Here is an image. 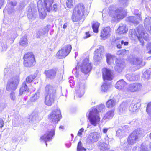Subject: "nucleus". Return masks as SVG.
<instances>
[{
  "label": "nucleus",
  "mask_w": 151,
  "mask_h": 151,
  "mask_svg": "<svg viewBox=\"0 0 151 151\" xmlns=\"http://www.w3.org/2000/svg\"><path fill=\"white\" fill-rule=\"evenodd\" d=\"M61 118V112L59 109H58L53 111L48 115V119L50 121L55 124L52 125H50L48 131L43 136L41 137L40 140L44 142L47 146V142H50L52 139L55 135V124L57 123Z\"/></svg>",
  "instance_id": "1"
},
{
  "label": "nucleus",
  "mask_w": 151,
  "mask_h": 151,
  "mask_svg": "<svg viewBox=\"0 0 151 151\" xmlns=\"http://www.w3.org/2000/svg\"><path fill=\"white\" fill-rule=\"evenodd\" d=\"M105 108L104 105H99L91 108L89 111L87 113L86 116L92 125L96 126L99 123L100 119L99 115V112L102 111Z\"/></svg>",
  "instance_id": "2"
},
{
  "label": "nucleus",
  "mask_w": 151,
  "mask_h": 151,
  "mask_svg": "<svg viewBox=\"0 0 151 151\" xmlns=\"http://www.w3.org/2000/svg\"><path fill=\"white\" fill-rule=\"evenodd\" d=\"M45 104L50 106L53 103L56 98V90L55 88L50 85L46 86L45 88Z\"/></svg>",
  "instance_id": "3"
},
{
  "label": "nucleus",
  "mask_w": 151,
  "mask_h": 151,
  "mask_svg": "<svg viewBox=\"0 0 151 151\" xmlns=\"http://www.w3.org/2000/svg\"><path fill=\"white\" fill-rule=\"evenodd\" d=\"M130 32L132 33L131 36H132L134 35H136L142 45H143V39L146 41L149 40L148 35L144 30L142 26H139L136 29V30L132 29Z\"/></svg>",
  "instance_id": "4"
},
{
  "label": "nucleus",
  "mask_w": 151,
  "mask_h": 151,
  "mask_svg": "<svg viewBox=\"0 0 151 151\" xmlns=\"http://www.w3.org/2000/svg\"><path fill=\"white\" fill-rule=\"evenodd\" d=\"M86 9L83 4L79 3L75 6L72 17L73 22H77L84 15Z\"/></svg>",
  "instance_id": "5"
},
{
  "label": "nucleus",
  "mask_w": 151,
  "mask_h": 151,
  "mask_svg": "<svg viewBox=\"0 0 151 151\" xmlns=\"http://www.w3.org/2000/svg\"><path fill=\"white\" fill-rule=\"evenodd\" d=\"M106 61L109 64L113 62L115 60L116 65L115 66V69L116 71L120 73L124 68L125 66V62L123 60H122L121 57H106Z\"/></svg>",
  "instance_id": "6"
},
{
  "label": "nucleus",
  "mask_w": 151,
  "mask_h": 151,
  "mask_svg": "<svg viewBox=\"0 0 151 151\" xmlns=\"http://www.w3.org/2000/svg\"><path fill=\"white\" fill-rule=\"evenodd\" d=\"M126 14V12L122 8L115 10L113 6H111L109 8V15L117 20L124 18Z\"/></svg>",
  "instance_id": "7"
},
{
  "label": "nucleus",
  "mask_w": 151,
  "mask_h": 151,
  "mask_svg": "<svg viewBox=\"0 0 151 151\" xmlns=\"http://www.w3.org/2000/svg\"><path fill=\"white\" fill-rule=\"evenodd\" d=\"M20 81L19 75L14 76L9 79L7 83L6 89L7 91L15 90L17 88Z\"/></svg>",
  "instance_id": "8"
},
{
  "label": "nucleus",
  "mask_w": 151,
  "mask_h": 151,
  "mask_svg": "<svg viewBox=\"0 0 151 151\" xmlns=\"http://www.w3.org/2000/svg\"><path fill=\"white\" fill-rule=\"evenodd\" d=\"M80 62L77 61L78 65H80L81 71L85 74H87L90 72L92 68V65L87 58L83 60L82 63L80 65Z\"/></svg>",
  "instance_id": "9"
},
{
  "label": "nucleus",
  "mask_w": 151,
  "mask_h": 151,
  "mask_svg": "<svg viewBox=\"0 0 151 151\" xmlns=\"http://www.w3.org/2000/svg\"><path fill=\"white\" fill-rule=\"evenodd\" d=\"M143 131L140 128H137L129 136L127 142L129 145H132L136 142L139 138V135L142 134Z\"/></svg>",
  "instance_id": "10"
},
{
  "label": "nucleus",
  "mask_w": 151,
  "mask_h": 151,
  "mask_svg": "<svg viewBox=\"0 0 151 151\" xmlns=\"http://www.w3.org/2000/svg\"><path fill=\"white\" fill-rule=\"evenodd\" d=\"M128 60L131 64L136 65L138 69L145 65V62L142 57H128Z\"/></svg>",
  "instance_id": "11"
},
{
  "label": "nucleus",
  "mask_w": 151,
  "mask_h": 151,
  "mask_svg": "<svg viewBox=\"0 0 151 151\" xmlns=\"http://www.w3.org/2000/svg\"><path fill=\"white\" fill-rule=\"evenodd\" d=\"M17 4V2L15 1H11L7 3V4L3 10L4 13H7L9 14H14L15 12L14 7Z\"/></svg>",
  "instance_id": "12"
},
{
  "label": "nucleus",
  "mask_w": 151,
  "mask_h": 151,
  "mask_svg": "<svg viewBox=\"0 0 151 151\" xmlns=\"http://www.w3.org/2000/svg\"><path fill=\"white\" fill-rule=\"evenodd\" d=\"M85 85L84 82H78L76 87V96L79 97H81L84 94Z\"/></svg>",
  "instance_id": "13"
},
{
  "label": "nucleus",
  "mask_w": 151,
  "mask_h": 151,
  "mask_svg": "<svg viewBox=\"0 0 151 151\" xmlns=\"http://www.w3.org/2000/svg\"><path fill=\"white\" fill-rule=\"evenodd\" d=\"M72 47L70 45H66L59 50L56 54L58 56L66 57L70 52Z\"/></svg>",
  "instance_id": "14"
},
{
  "label": "nucleus",
  "mask_w": 151,
  "mask_h": 151,
  "mask_svg": "<svg viewBox=\"0 0 151 151\" xmlns=\"http://www.w3.org/2000/svg\"><path fill=\"white\" fill-rule=\"evenodd\" d=\"M100 133L95 132L90 133L87 139V142L89 143H94L97 142L101 137Z\"/></svg>",
  "instance_id": "15"
},
{
  "label": "nucleus",
  "mask_w": 151,
  "mask_h": 151,
  "mask_svg": "<svg viewBox=\"0 0 151 151\" xmlns=\"http://www.w3.org/2000/svg\"><path fill=\"white\" fill-rule=\"evenodd\" d=\"M115 88L119 90H122V91L127 92L128 86L126 83L122 79L118 81L115 85Z\"/></svg>",
  "instance_id": "16"
},
{
  "label": "nucleus",
  "mask_w": 151,
  "mask_h": 151,
  "mask_svg": "<svg viewBox=\"0 0 151 151\" xmlns=\"http://www.w3.org/2000/svg\"><path fill=\"white\" fill-rule=\"evenodd\" d=\"M103 77L104 80H111L113 78V74L111 70L107 68L102 69Z\"/></svg>",
  "instance_id": "17"
},
{
  "label": "nucleus",
  "mask_w": 151,
  "mask_h": 151,
  "mask_svg": "<svg viewBox=\"0 0 151 151\" xmlns=\"http://www.w3.org/2000/svg\"><path fill=\"white\" fill-rule=\"evenodd\" d=\"M24 65L26 67H31L35 64V57H23Z\"/></svg>",
  "instance_id": "18"
},
{
  "label": "nucleus",
  "mask_w": 151,
  "mask_h": 151,
  "mask_svg": "<svg viewBox=\"0 0 151 151\" xmlns=\"http://www.w3.org/2000/svg\"><path fill=\"white\" fill-rule=\"evenodd\" d=\"M142 85L139 83H134L129 85L128 86L127 92H134L140 90Z\"/></svg>",
  "instance_id": "19"
},
{
  "label": "nucleus",
  "mask_w": 151,
  "mask_h": 151,
  "mask_svg": "<svg viewBox=\"0 0 151 151\" xmlns=\"http://www.w3.org/2000/svg\"><path fill=\"white\" fill-rule=\"evenodd\" d=\"M111 29L109 27L104 28L101 32L100 35L101 37L103 40H104L109 37L110 35Z\"/></svg>",
  "instance_id": "20"
},
{
  "label": "nucleus",
  "mask_w": 151,
  "mask_h": 151,
  "mask_svg": "<svg viewBox=\"0 0 151 151\" xmlns=\"http://www.w3.org/2000/svg\"><path fill=\"white\" fill-rule=\"evenodd\" d=\"M129 127L127 126H124L119 129L116 131V136L119 138H121L124 135L125 132L129 130Z\"/></svg>",
  "instance_id": "21"
},
{
  "label": "nucleus",
  "mask_w": 151,
  "mask_h": 151,
  "mask_svg": "<svg viewBox=\"0 0 151 151\" xmlns=\"http://www.w3.org/2000/svg\"><path fill=\"white\" fill-rule=\"evenodd\" d=\"M29 91V88L27 86L25 81L24 82L20 88L19 91V95L21 96L25 94Z\"/></svg>",
  "instance_id": "22"
},
{
  "label": "nucleus",
  "mask_w": 151,
  "mask_h": 151,
  "mask_svg": "<svg viewBox=\"0 0 151 151\" xmlns=\"http://www.w3.org/2000/svg\"><path fill=\"white\" fill-rule=\"evenodd\" d=\"M144 24L146 29L151 34V17H146L144 20Z\"/></svg>",
  "instance_id": "23"
},
{
  "label": "nucleus",
  "mask_w": 151,
  "mask_h": 151,
  "mask_svg": "<svg viewBox=\"0 0 151 151\" xmlns=\"http://www.w3.org/2000/svg\"><path fill=\"white\" fill-rule=\"evenodd\" d=\"M142 78L143 80L147 81L151 78V70L147 69L142 73Z\"/></svg>",
  "instance_id": "24"
},
{
  "label": "nucleus",
  "mask_w": 151,
  "mask_h": 151,
  "mask_svg": "<svg viewBox=\"0 0 151 151\" xmlns=\"http://www.w3.org/2000/svg\"><path fill=\"white\" fill-rule=\"evenodd\" d=\"M44 73L47 77L51 79L54 78L56 74V71L54 69L45 70Z\"/></svg>",
  "instance_id": "25"
},
{
  "label": "nucleus",
  "mask_w": 151,
  "mask_h": 151,
  "mask_svg": "<svg viewBox=\"0 0 151 151\" xmlns=\"http://www.w3.org/2000/svg\"><path fill=\"white\" fill-rule=\"evenodd\" d=\"M127 105L125 102H123L120 105L119 108V114L121 115L124 113L127 110Z\"/></svg>",
  "instance_id": "26"
},
{
  "label": "nucleus",
  "mask_w": 151,
  "mask_h": 151,
  "mask_svg": "<svg viewBox=\"0 0 151 151\" xmlns=\"http://www.w3.org/2000/svg\"><path fill=\"white\" fill-rule=\"evenodd\" d=\"M128 29L124 24H121L117 30V32L119 34H123L126 33Z\"/></svg>",
  "instance_id": "27"
},
{
  "label": "nucleus",
  "mask_w": 151,
  "mask_h": 151,
  "mask_svg": "<svg viewBox=\"0 0 151 151\" xmlns=\"http://www.w3.org/2000/svg\"><path fill=\"white\" fill-rule=\"evenodd\" d=\"M126 77L128 80L131 81L137 80L139 78V75L132 73L127 74Z\"/></svg>",
  "instance_id": "28"
},
{
  "label": "nucleus",
  "mask_w": 151,
  "mask_h": 151,
  "mask_svg": "<svg viewBox=\"0 0 151 151\" xmlns=\"http://www.w3.org/2000/svg\"><path fill=\"white\" fill-rule=\"evenodd\" d=\"M104 50V47L101 45H99L98 48L96 49L94 52V57H101L103 55L102 53Z\"/></svg>",
  "instance_id": "29"
},
{
  "label": "nucleus",
  "mask_w": 151,
  "mask_h": 151,
  "mask_svg": "<svg viewBox=\"0 0 151 151\" xmlns=\"http://www.w3.org/2000/svg\"><path fill=\"white\" fill-rule=\"evenodd\" d=\"M53 0H44V6L45 9V12L46 10L48 12H50V8L52 6L53 3Z\"/></svg>",
  "instance_id": "30"
},
{
  "label": "nucleus",
  "mask_w": 151,
  "mask_h": 151,
  "mask_svg": "<svg viewBox=\"0 0 151 151\" xmlns=\"http://www.w3.org/2000/svg\"><path fill=\"white\" fill-rule=\"evenodd\" d=\"M38 113L37 111H34L29 115V121L31 122H33L37 119Z\"/></svg>",
  "instance_id": "31"
},
{
  "label": "nucleus",
  "mask_w": 151,
  "mask_h": 151,
  "mask_svg": "<svg viewBox=\"0 0 151 151\" xmlns=\"http://www.w3.org/2000/svg\"><path fill=\"white\" fill-rule=\"evenodd\" d=\"M27 16L29 19H34L36 17V12H33L30 7H29L28 9Z\"/></svg>",
  "instance_id": "32"
},
{
  "label": "nucleus",
  "mask_w": 151,
  "mask_h": 151,
  "mask_svg": "<svg viewBox=\"0 0 151 151\" xmlns=\"http://www.w3.org/2000/svg\"><path fill=\"white\" fill-rule=\"evenodd\" d=\"M140 106V104L139 103H137L135 104L132 103L130 104L129 107V111L131 112H135L139 108Z\"/></svg>",
  "instance_id": "33"
},
{
  "label": "nucleus",
  "mask_w": 151,
  "mask_h": 151,
  "mask_svg": "<svg viewBox=\"0 0 151 151\" xmlns=\"http://www.w3.org/2000/svg\"><path fill=\"white\" fill-rule=\"evenodd\" d=\"M37 5L38 8L39 12L42 15L45 16L46 14L45 12V9L42 7V1L41 0H39L37 2Z\"/></svg>",
  "instance_id": "34"
},
{
  "label": "nucleus",
  "mask_w": 151,
  "mask_h": 151,
  "mask_svg": "<svg viewBox=\"0 0 151 151\" xmlns=\"http://www.w3.org/2000/svg\"><path fill=\"white\" fill-rule=\"evenodd\" d=\"M105 143L106 144V146L104 147L105 150H106L109 149V143H111L113 141V139L112 138H109L107 135L104 138Z\"/></svg>",
  "instance_id": "35"
},
{
  "label": "nucleus",
  "mask_w": 151,
  "mask_h": 151,
  "mask_svg": "<svg viewBox=\"0 0 151 151\" xmlns=\"http://www.w3.org/2000/svg\"><path fill=\"white\" fill-rule=\"evenodd\" d=\"M114 115V110H111L108 111L106 114L103 119H112Z\"/></svg>",
  "instance_id": "36"
},
{
  "label": "nucleus",
  "mask_w": 151,
  "mask_h": 151,
  "mask_svg": "<svg viewBox=\"0 0 151 151\" xmlns=\"http://www.w3.org/2000/svg\"><path fill=\"white\" fill-rule=\"evenodd\" d=\"M116 103V101L114 99L109 100L106 102V107L109 108L113 107L115 105Z\"/></svg>",
  "instance_id": "37"
},
{
  "label": "nucleus",
  "mask_w": 151,
  "mask_h": 151,
  "mask_svg": "<svg viewBox=\"0 0 151 151\" xmlns=\"http://www.w3.org/2000/svg\"><path fill=\"white\" fill-rule=\"evenodd\" d=\"M139 19L138 17L137 19L134 17L130 16L127 18V20L133 23L134 24L137 25L139 23L138 20H139V19Z\"/></svg>",
  "instance_id": "38"
},
{
  "label": "nucleus",
  "mask_w": 151,
  "mask_h": 151,
  "mask_svg": "<svg viewBox=\"0 0 151 151\" xmlns=\"http://www.w3.org/2000/svg\"><path fill=\"white\" fill-rule=\"evenodd\" d=\"M19 43L22 46H24L28 44L27 36H24L21 38Z\"/></svg>",
  "instance_id": "39"
},
{
  "label": "nucleus",
  "mask_w": 151,
  "mask_h": 151,
  "mask_svg": "<svg viewBox=\"0 0 151 151\" xmlns=\"http://www.w3.org/2000/svg\"><path fill=\"white\" fill-rule=\"evenodd\" d=\"M100 25V24L97 22H94L92 24V28L94 32L98 33V28Z\"/></svg>",
  "instance_id": "40"
},
{
  "label": "nucleus",
  "mask_w": 151,
  "mask_h": 151,
  "mask_svg": "<svg viewBox=\"0 0 151 151\" xmlns=\"http://www.w3.org/2000/svg\"><path fill=\"white\" fill-rule=\"evenodd\" d=\"M77 151H86V149L83 147L81 141H80L78 144Z\"/></svg>",
  "instance_id": "41"
},
{
  "label": "nucleus",
  "mask_w": 151,
  "mask_h": 151,
  "mask_svg": "<svg viewBox=\"0 0 151 151\" xmlns=\"http://www.w3.org/2000/svg\"><path fill=\"white\" fill-rule=\"evenodd\" d=\"M35 77L36 76L35 75H30L27 77L26 79V81L25 82L27 83H30L33 81Z\"/></svg>",
  "instance_id": "42"
},
{
  "label": "nucleus",
  "mask_w": 151,
  "mask_h": 151,
  "mask_svg": "<svg viewBox=\"0 0 151 151\" xmlns=\"http://www.w3.org/2000/svg\"><path fill=\"white\" fill-rule=\"evenodd\" d=\"M40 96V93L39 92H37L30 98V100L32 101H35L37 100L39 98Z\"/></svg>",
  "instance_id": "43"
},
{
  "label": "nucleus",
  "mask_w": 151,
  "mask_h": 151,
  "mask_svg": "<svg viewBox=\"0 0 151 151\" xmlns=\"http://www.w3.org/2000/svg\"><path fill=\"white\" fill-rule=\"evenodd\" d=\"M4 91L0 88V102L4 101Z\"/></svg>",
  "instance_id": "44"
},
{
  "label": "nucleus",
  "mask_w": 151,
  "mask_h": 151,
  "mask_svg": "<svg viewBox=\"0 0 151 151\" xmlns=\"http://www.w3.org/2000/svg\"><path fill=\"white\" fill-rule=\"evenodd\" d=\"M108 88V84L107 83H104L101 86V90L104 92L107 91Z\"/></svg>",
  "instance_id": "45"
},
{
  "label": "nucleus",
  "mask_w": 151,
  "mask_h": 151,
  "mask_svg": "<svg viewBox=\"0 0 151 151\" xmlns=\"http://www.w3.org/2000/svg\"><path fill=\"white\" fill-rule=\"evenodd\" d=\"M69 82L70 84V86L71 88H73L74 86L75 82L73 80V76H70L69 78Z\"/></svg>",
  "instance_id": "46"
},
{
  "label": "nucleus",
  "mask_w": 151,
  "mask_h": 151,
  "mask_svg": "<svg viewBox=\"0 0 151 151\" xmlns=\"http://www.w3.org/2000/svg\"><path fill=\"white\" fill-rule=\"evenodd\" d=\"M66 5L69 8H71L73 6L72 0H67L66 2Z\"/></svg>",
  "instance_id": "47"
},
{
  "label": "nucleus",
  "mask_w": 151,
  "mask_h": 151,
  "mask_svg": "<svg viewBox=\"0 0 151 151\" xmlns=\"http://www.w3.org/2000/svg\"><path fill=\"white\" fill-rule=\"evenodd\" d=\"M50 11H52L54 12H56L58 10V8L56 4H54L53 6H51L50 8Z\"/></svg>",
  "instance_id": "48"
},
{
  "label": "nucleus",
  "mask_w": 151,
  "mask_h": 151,
  "mask_svg": "<svg viewBox=\"0 0 151 151\" xmlns=\"http://www.w3.org/2000/svg\"><path fill=\"white\" fill-rule=\"evenodd\" d=\"M10 98L12 101H15L16 99L15 93L13 91H12L10 94Z\"/></svg>",
  "instance_id": "49"
},
{
  "label": "nucleus",
  "mask_w": 151,
  "mask_h": 151,
  "mask_svg": "<svg viewBox=\"0 0 151 151\" xmlns=\"http://www.w3.org/2000/svg\"><path fill=\"white\" fill-rule=\"evenodd\" d=\"M147 148L146 147L144 144H142L139 148V151H147Z\"/></svg>",
  "instance_id": "50"
},
{
  "label": "nucleus",
  "mask_w": 151,
  "mask_h": 151,
  "mask_svg": "<svg viewBox=\"0 0 151 151\" xmlns=\"http://www.w3.org/2000/svg\"><path fill=\"white\" fill-rule=\"evenodd\" d=\"M44 35H45V33H44L42 30H40L37 32L36 37L37 38H40V36H42Z\"/></svg>",
  "instance_id": "51"
},
{
  "label": "nucleus",
  "mask_w": 151,
  "mask_h": 151,
  "mask_svg": "<svg viewBox=\"0 0 151 151\" xmlns=\"http://www.w3.org/2000/svg\"><path fill=\"white\" fill-rule=\"evenodd\" d=\"M147 50H148V53L151 54V43H148L146 46Z\"/></svg>",
  "instance_id": "52"
},
{
  "label": "nucleus",
  "mask_w": 151,
  "mask_h": 151,
  "mask_svg": "<svg viewBox=\"0 0 151 151\" xmlns=\"http://www.w3.org/2000/svg\"><path fill=\"white\" fill-rule=\"evenodd\" d=\"M25 6V3L24 1H21L20 2L19 5V9H20L23 8Z\"/></svg>",
  "instance_id": "53"
},
{
  "label": "nucleus",
  "mask_w": 151,
  "mask_h": 151,
  "mask_svg": "<svg viewBox=\"0 0 151 151\" xmlns=\"http://www.w3.org/2000/svg\"><path fill=\"white\" fill-rule=\"evenodd\" d=\"M84 131V129L83 128H81L79 130L77 133V135L79 137H81Z\"/></svg>",
  "instance_id": "54"
},
{
  "label": "nucleus",
  "mask_w": 151,
  "mask_h": 151,
  "mask_svg": "<svg viewBox=\"0 0 151 151\" xmlns=\"http://www.w3.org/2000/svg\"><path fill=\"white\" fill-rule=\"evenodd\" d=\"M129 0H119L120 3L123 4L124 6L127 5L128 1Z\"/></svg>",
  "instance_id": "55"
},
{
  "label": "nucleus",
  "mask_w": 151,
  "mask_h": 151,
  "mask_svg": "<svg viewBox=\"0 0 151 151\" xmlns=\"http://www.w3.org/2000/svg\"><path fill=\"white\" fill-rule=\"evenodd\" d=\"M50 27V25H47L43 29H42L44 33H45V34L48 32Z\"/></svg>",
  "instance_id": "56"
},
{
  "label": "nucleus",
  "mask_w": 151,
  "mask_h": 151,
  "mask_svg": "<svg viewBox=\"0 0 151 151\" xmlns=\"http://www.w3.org/2000/svg\"><path fill=\"white\" fill-rule=\"evenodd\" d=\"M77 66H77L75 68H74L72 70L73 73L74 74L76 77H78L79 76L77 72Z\"/></svg>",
  "instance_id": "57"
},
{
  "label": "nucleus",
  "mask_w": 151,
  "mask_h": 151,
  "mask_svg": "<svg viewBox=\"0 0 151 151\" xmlns=\"http://www.w3.org/2000/svg\"><path fill=\"white\" fill-rule=\"evenodd\" d=\"M34 55L31 52H28L26 53L23 57H34Z\"/></svg>",
  "instance_id": "58"
},
{
  "label": "nucleus",
  "mask_w": 151,
  "mask_h": 151,
  "mask_svg": "<svg viewBox=\"0 0 151 151\" xmlns=\"http://www.w3.org/2000/svg\"><path fill=\"white\" fill-rule=\"evenodd\" d=\"M138 11V10L137 9H135L134 11V13L135 14L137 15L138 17H139V19H139L140 20L142 19L141 17V14L139 13H138V14H136V13Z\"/></svg>",
  "instance_id": "59"
},
{
  "label": "nucleus",
  "mask_w": 151,
  "mask_h": 151,
  "mask_svg": "<svg viewBox=\"0 0 151 151\" xmlns=\"http://www.w3.org/2000/svg\"><path fill=\"white\" fill-rule=\"evenodd\" d=\"M1 46L3 50H5L7 48V46L6 43H3L1 44Z\"/></svg>",
  "instance_id": "60"
},
{
  "label": "nucleus",
  "mask_w": 151,
  "mask_h": 151,
  "mask_svg": "<svg viewBox=\"0 0 151 151\" xmlns=\"http://www.w3.org/2000/svg\"><path fill=\"white\" fill-rule=\"evenodd\" d=\"M121 43V45H124V46H127L128 45V42L127 41H124L123 40H122L120 42Z\"/></svg>",
  "instance_id": "61"
},
{
  "label": "nucleus",
  "mask_w": 151,
  "mask_h": 151,
  "mask_svg": "<svg viewBox=\"0 0 151 151\" xmlns=\"http://www.w3.org/2000/svg\"><path fill=\"white\" fill-rule=\"evenodd\" d=\"M4 125V122L2 119H0V128H2Z\"/></svg>",
  "instance_id": "62"
},
{
  "label": "nucleus",
  "mask_w": 151,
  "mask_h": 151,
  "mask_svg": "<svg viewBox=\"0 0 151 151\" xmlns=\"http://www.w3.org/2000/svg\"><path fill=\"white\" fill-rule=\"evenodd\" d=\"M109 128H104L103 129L102 132L103 133L106 134L107 133V131Z\"/></svg>",
  "instance_id": "63"
},
{
  "label": "nucleus",
  "mask_w": 151,
  "mask_h": 151,
  "mask_svg": "<svg viewBox=\"0 0 151 151\" xmlns=\"http://www.w3.org/2000/svg\"><path fill=\"white\" fill-rule=\"evenodd\" d=\"M94 60L96 62H99V61L100 60V59L101 57H94Z\"/></svg>",
  "instance_id": "64"
}]
</instances>
